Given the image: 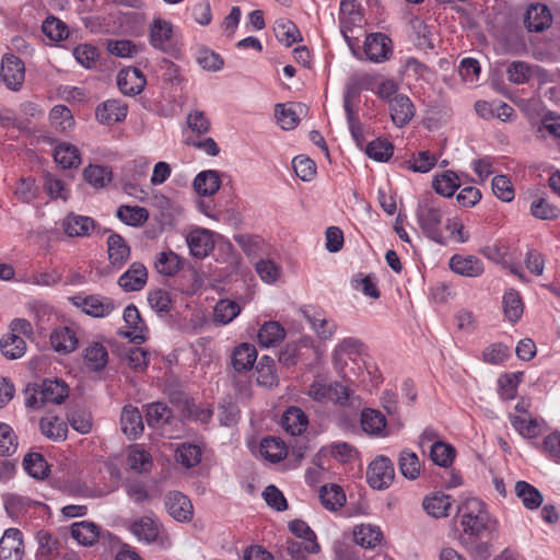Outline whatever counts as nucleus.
<instances>
[{
  "instance_id": "obj_1",
  "label": "nucleus",
  "mask_w": 560,
  "mask_h": 560,
  "mask_svg": "<svg viewBox=\"0 0 560 560\" xmlns=\"http://www.w3.org/2000/svg\"><path fill=\"white\" fill-rule=\"evenodd\" d=\"M463 530V540L477 541L488 538L497 522L490 516L486 504L476 498L465 500L457 508Z\"/></svg>"
},
{
  "instance_id": "obj_2",
  "label": "nucleus",
  "mask_w": 560,
  "mask_h": 560,
  "mask_svg": "<svg viewBox=\"0 0 560 560\" xmlns=\"http://www.w3.org/2000/svg\"><path fill=\"white\" fill-rule=\"evenodd\" d=\"M69 396V386L60 378H46L40 384H32L26 388L25 405L40 408L46 404L59 405Z\"/></svg>"
},
{
  "instance_id": "obj_3",
  "label": "nucleus",
  "mask_w": 560,
  "mask_h": 560,
  "mask_svg": "<svg viewBox=\"0 0 560 560\" xmlns=\"http://www.w3.org/2000/svg\"><path fill=\"white\" fill-rule=\"evenodd\" d=\"M307 395L318 402H334L339 406H349L354 409L361 406V399L350 388L339 383L328 384L324 381H314Z\"/></svg>"
},
{
  "instance_id": "obj_4",
  "label": "nucleus",
  "mask_w": 560,
  "mask_h": 560,
  "mask_svg": "<svg viewBox=\"0 0 560 560\" xmlns=\"http://www.w3.org/2000/svg\"><path fill=\"white\" fill-rule=\"evenodd\" d=\"M416 214L424 235L439 244H443L441 230L443 213L441 209L429 200H422L418 203Z\"/></svg>"
},
{
  "instance_id": "obj_5",
  "label": "nucleus",
  "mask_w": 560,
  "mask_h": 560,
  "mask_svg": "<svg viewBox=\"0 0 560 560\" xmlns=\"http://www.w3.org/2000/svg\"><path fill=\"white\" fill-rule=\"evenodd\" d=\"M70 301L75 307L92 317L108 316L115 308V303L110 298L100 294H77L71 296Z\"/></svg>"
},
{
  "instance_id": "obj_6",
  "label": "nucleus",
  "mask_w": 560,
  "mask_h": 560,
  "mask_svg": "<svg viewBox=\"0 0 560 560\" xmlns=\"http://www.w3.org/2000/svg\"><path fill=\"white\" fill-rule=\"evenodd\" d=\"M0 75L9 90L14 92L20 91L25 79L24 62L13 54L3 55Z\"/></svg>"
},
{
  "instance_id": "obj_7",
  "label": "nucleus",
  "mask_w": 560,
  "mask_h": 560,
  "mask_svg": "<svg viewBox=\"0 0 560 560\" xmlns=\"http://www.w3.org/2000/svg\"><path fill=\"white\" fill-rule=\"evenodd\" d=\"M395 477V469L389 458L376 457L369 466L366 478L373 489L383 490L388 488Z\"/></svg>"
},
{
  "instance_id": "obj_8",
  "label": "nucleus",
  "mask_w": 560,
  "mask_h": 560,
  "mask_svg": "<svg viewBox=\"0 0 560 560\" xmlns=\"http://www.w3.org/2000/svg\"><path fill=\"white\" fill-rule=\"evenodd\" d=\"M364 345L361 340L348 337L342 339L335 348L332 360L335 368L339 372H343L349 361L357 362L358 358L363 353Z\"/></svg>"
},
{
  "instance_id": "obj_9",
  "label": "nucleus",
  "mask_w": 560,
  "mask_h": 560,
  "mask_svg": "<svg viewBox=\"0 0 560 560\" xmlns=\"http://www.w3.org/2000/svg\"><path fill=\"white\" fill-rule=\"evenodd\" d=\"M552 24V13L545 2H532L524 15V25L529 32L541 33Z\"/></svg>"
},
{
  "instance_id": "obj_10",
  "label": "nucleus",
  "mask_w": 560,
  "mask_h": 560,
  "mask_svg": "<svg viewBox=\"0 0 560 560\" xmlns=\"http://www.w3.org/2000/svg\"><path fill=\"white\" fill-rule=\"evenodd\" d=\"M23 535L18 528H9L0 539V560H23Z\"/></svg>"
},
{
  "instance_id": "obj_11",
  "label": "nucleus",
  "mask_w": 560,
  "mask_h": 560,
  "mask_svg": "<svg viewBox=\"0 0 560 560\" xmlns=\"http://www.w3.org/2000/svg\"><path fill=\"white\" fill-rule=\"evenodd\" d=\"M128 106L120 100H107L101 103L95 110L96 119L102 125L112 126L125 120Z\"/></svg>"
},
{
  "instance_id": "obj_12",
  "label": "nucleus",
  "mask_w": 560,
  "mask_h": 560,
  "mask_svg": "<svg viewBox=\"0 0 560 560\" xmlns=\"http://www.w3.org/2000/svg\"><path fill=\"white\" fill-rule=\"evenodd\" d=\"M145 84V77L138 68L121 69L117 74V85L125 95L133 96L141 93Z\"/></svg>"
},
{
  "instance_id": "obj_13",
  "label": "nucleus",
  "mask_w": 560,
  "mask_h": 560,
  "mask_svg": "<svg viewBox=\"0 0 560 560\" xmlns=\"http://www.w3.org/2000/svg\"><path fill=\"white\" fill-rule=\"evenodd\" d=\"M451 270L459 276L477 278L485 271L482 261L472 255L455 254L448 261Z\"/></svg>"
},
{
  "instance_id": "obj_14",
  "label": "nucleus",
  "mask_w": 560,
  "mask_h": 560,
  "mask_svg": "<svg viewBox=\"0 0 560 560\" xmlns=\"http://www.w3.org/2000/svg\"><path fill=\"white\" fill-rule=\"evenodd\" d=\"M148 281V270L142 262L135 261L129 268L119 277L118 285L125 292L140 291L144 288Z\"/></svg>"
},
{
  "instance_id": "obj_15",
  "label": "nucleus",
  "mask_w": 560,
  "mask_h": 560,
  "mask_svg": "<svg viewBox=\"0 0 560 560\" xmlns=\"http://www.w3.org/2000/svg\"><path fill=\"white\" fill-rule=\"evenodd\" d=\"M388 105L392 121L398 128L405 127L415 116V106L407 95H395Z\"/></svg>"
},
{
  "instance_id": "obj_16",
  "label": "nucleus",
  "mask_w": 560,
  "mask_h": 560,
  "mask_svg": "<svg viewBox=\"0 0 560 560\" xmlns=\"http://www.w3.org/2000/svg\"><path fill=\"white\" fill-rule=\"evenodd\" d=\"M165 508L168 514L178 522H188L192 518V504L180 492L174 491L165 495Z\"/></svg>"
},
{
  "instance_id": "obj_17",
  "label": "nucleus",
  "mask_w": 560,
  "mask_h": 560,
  "mask_svg": "<svg viewBox=\"0 0 560 560\" xmlns=\"http://www.w3.org/2000/svg\"><path fill=\"white\" fill-rule=\"evenodd\" d=\"M390 43V39L382 33H375L366 36L364 43L366 57L374 62L384 61L392 52Z\"/></svg>"
},
{
  "instance_id": "obj_18",
  "label": "nucleus",
  "mask_w": 560,
  "mask_h": 560,
  "mask_svg": "<svg viewBox=\"0 0 560 560\" xmlns=\"http://www.w3.org/2000/svg\"><path fill=\"white\" fill-rule=\"evenodd\" d=\"M107 253L110 266L120 269L129 260L131 249L121 235L113 233L107 238Z\"/></svg>"
},
{
  "instance_id": "obj_19",
  "label": "nucleus",
  "mask_w": 560,
  "mask_h": 560,
  "mask_svg": "<svg viewBox=\"0 0 560 560\" xmlns=\"http://www.w3.org/2000/svg\"><path fill=\"white\" fill-rule=\"evenodd\" d=\"M190 254L196 258H205L213 249L212 234L206 229H196L186 237Z\"/></svg>"
},
{
  "instance_id": "obj_20",
  "label": "nucleus",
  "mask_w": 560,
  "mask_h": 560,
  "mask_svg": "<svg viewBox=\"0 0 560 560\" xmlns=\"http://www.w3.org/2000/svg\"><path fill=\"white\" fill-rule=\"evenodd\" d=\"M129 530L141 541L152 544L160 535V524L151 516H142L129 524Z\"/></svg>"
},
{
  "instance_id": "obj_21",
  "label": "nucleus",
  "mask_w": 560,
  "mask_h": 560,
  "mask_svg": "<svg viewBox=\"0 0 560 560\" xmlns=\"http://www.w3.org/2000/svg\"><path fill=\"white\" fill-rule=\"evenodd\" d=\"M124 320L128 330L121 332L125 337L136 345L144 341L143 334L144 324L140 317V313L135 305H128L124 311Z\"/></svg>"
},
{
  "instance_id": "obj_22",
  "label": "nucleus",
  "mask_w": 560,
  "mask_h": 560,
  "mask_svg": "<svg viewBox=\"0 0 560 560\" xmlns=\"http://www.w3.org/2000/svg\"><path fill=\"white\" fill-rule=\"evenodd\" d=\"M121 431L129 439H137L144 430L141 412L138 408L128 405L125 406L120 417Z\"/></svg>"
},
{
  "instance_id": "obj_23",
  "label": "nucleus",
  "mask_w": 560,
  "mask_h": 560,
  "mask_svg": "<svg viewBox=\"0 0 560 560\" xmlns=\"http://www.w3.org/2000/svg\"><path fill=\"white\" fill-rule=\"evenodd\" d=\"M62 228L70 237H84L95 228V221L90 217L69 213L62 221Z\"/></svg>"
},
{
  "instance_id": "obj_24",
  "label": "nucleus",
  "mask_w": 560,
  "mask_h": 560,
  "mask_svg": "<svg viewBox=\"0 0 560 560\" xmlns=\"http://www.w3.org/2000/svg\"><path fill=\"white\" fill-rule=\"evenodd\" d=\"M303 112L304 105L301 103L277 104L275 108L277 121L284 130L294 129Z\"/></svg>"
},
{
  "instance_id": "obj_25",
  "label": "nucleus",
  "mask_w": 560,
  "mask_h": 560,
  "mask_svg": "<svg viewBox=\"0 0 560 560\" xmlns=\"http://www.w3.org/2000/svg\"><path fill=\"white\" fill-rule=\"evenodd\" d=\"M173 36L172 25L162 19H155L150 28V40L153 47L168 51L172 47L171 39Z\"/></svg>"
},
{
  "instance_id": "obj_26",
  "label": "nucleus",
  "mask_w": 560,
  "mask_h": 560,
  "mask_svg": "<svg viewBox=\"0 0 560 560\" xmlns=\"http://www.w3.org/2000/svg\"><path fill=\"white\" fill-rule=\"evenodd\" d=\"M289 529L291 533L302 539V544H304L303 548L308 553H318L320 551V546L317 542V538L313 529L302 520H294L289 523Z\"/></svg>"
},
{
  "instance_id": "obj_27",
  "label": "nucleus",
  "mask_w": 560,
  "mask_h": 560,
  "mask_svg": "<svg viewBox=\"0 0 560 560\" xmlns=\"http://www.w3.org/2000/svg\"><path fill=\"white\" fill-rule=\"evenodd\" d=\"M452 497L442 492H436L430 497H427L422 502L424 511L435 518L446 517L452 508Z\"/></svg>"
},
{
  "instance_id": "obj_28",
  "label": "nucleus",
  "mask_w": 560,
  "mask_h": 560,
  "mask_svg": "<svg viewBox=\"0 0 560 560\" xmlns=\"http://www.w3.org/2000/svg\"><path fill=\"white\" fill-rule=\"evenodd\" d=\"M220 186L221 179L218 171H202L194 179V188L200 196H212Z\"/></svg>"
},
{
  "instance_id": "obj_29",
  "label": "nucleus",
  "mask_w": 560,
  "mask_h": 560,
  "mask_svg": "<svg viewBox=\"0 0 560 560\" xmlns=\"http://www.w3.org/2000/svg\"><path fill=\"white\" fill-rule=\"evenodd\" d=\"M71 536L83 546H93L100 537V528L93 522H75L71 525Z\"/></svg>"
},
{
  "instance_id": "obj_30",
  "label": "nucleus",
  "mask_w": 560,
  "mask_h": 560,
  "mask_svg": "<svg viewBox=\"0 0 560 560\" xmlns=\"http://www.w3.org/2000/svg\"><path fill=\"white\" fill-rule=\"evenodd\" d=\"M283 429L291 435H300L307 428V417L298 407H290L282 416Z\"/></svg>"
},
{
  "instance_id": "obj_31",
  "label": "nucleus",
  "mask_w": 560,
  "mask_h": 560,
  "mask_svg": "<svg viewBox=\"0 0 560 560\" xmlns=\"http://www.w3.org/2000/svg\"><path fill=\"white\" fill-rule=\"evenodd\" d=\"M52 348L57 352L69 353L72 352L78 345V338L74 330L70 327H60L56 329L50 336Z\"/></svg>"
},
{
  "instance_id": "obj_32",
  "label": "nucleus",
  "mask_w": 560,
  "mask_h": 560,
  "mask_svg": "<svg viewBox=\"0 0 560 560\" xmlns=\"http://www.w3.org/2000/svg\"><path fill=\"white\" fill-rule=\"evenodd\" d=\"M284 337L285 330L278 322H267L258 331V342L265 348L277 347Z\"/></svg>"
},
{
  "instance_id": "obj_33",
  "label": "nucleus",
  "mask_w": 560,
  "mask_h": 560,
  "mask_svg": "<svg viewBox=\"0 0 560 560\" xmlns=\"http://www.w3.org/2000/svg\"><path fill=\"white\" fill-rule=\"evenodd\" d=\"M257 359V351L249 343H242L236 347L232 354V365L235 371L244 372L253 368Z\"/></svg>"
},
{
  "instance_id": "obj_34",
  "label": "nucleus",
  "mask_w": 560,
  "mask_h": 560,
  "mask_svg": "<svg viewBox=\"0 0 560 560\" xmlns=\"http://www.w3.org/2000/svg\"><path fill=\"white\" fill-rule=\"evenodd\" d=\"M54 159L62 168H73L81 164L78 148L71 143H60L55 148Z\"/></svg>"
},
{
  "instance_id": "obj_35",
  "label": "nucleus",
  "mask_w": 560,
  "mask_h": 560,
  "mask_svg": "<svg viewBox=\"0 0 560 560\" xmlns=\"http://www.w3.org/2000/svg\"><path fill=\"white\" fill-rule=\"evenodd\" d=\"M515 494L521 499L523 505L528 510L538 509L544 501L540 491L526 481H517L515 483Z\"/></svg>"
},
{
  "instance_id": "obj_36",
  "label": "nucleus",
  "mask_w": 560,
  "mask_h": 560,
  "mask_svg": "<svg viewBox=\"0 0 560 560\" xmlns=\"http://www.w3.org/2000/svg\"><path fill=\"white\" fill-rule=\"evenodd\" d=\"M154 268L160 275L172 277L182 269V259L172 250L161 252L155 256Z\"/></svg>"
},
{
  "instance_id": "obj_37",
  "label": "nucleus",
  "mask_w": 560,
  "mask_h": 560,
  "mask_svg": "<svg viewBox=\"0 0 560 560\" xmlns=\"http://www.w3.org/2000/svg\"><path fill=\"white\" fill-rule=\"evenodd\" d=\"M117 218L125 224L138 228L149 219V211L139 206L122 205L117 209Z\"/></svg>"
},
{
  "instance_id": "obj_38",
  "label": "nucleus",
  "mask_w": 560,
  "mask_h": 560,
  "mask_svg": "<svg viewBox=\"0 0 560 560\" xmlns=\"http://www.w3.org/2000/svg\"><path fill=\"white\" fill-rule=\"evenodd\" d=\"M354 541L364 548H374L382 539L380 527L371 524L357 525L353 528Z\"/></svg>"
},
{
  "instance_id": "obj_39",
  "label": "nucleus",
  "mask_w": 560,
  "mask_h": 560,
  "mask_svg": "<svg viewBox=\"0 0 560 560\" xmlns=\"http://www.w3.org/2000/svg\"><path fill=\"white\" fill-rule=\"evenodd\" d=\"M303 315L322 340H328L335 335L337 324L327 320L320 312L311 314L308 311H303Z\"/></svg>"
},
{
  "instance_id": "obj_40",
  "label": "nucleus",
  "mask_w": 560,
  "mask_h": 560,
  "mask_svg": "<svg viewBox=\"0 0 560 560\" xmlns=\"http://www.w3.org/2000/svg\"><path fill=\"white\" fill-rule=\"evenodd\" d=\"M0 349L7 359L15 360L25 354L26 342L23 337L8 332L0 340Z\"/></svg>"
},
{
  "instance_id": "obj_41",
  "label": "nucleus",
  "mask_w": 560,
  "mask_h": 560,
  "mask_svg": "<svg viewBox=\"0 0 560 560\" xmlns=\"http://www.w3.org/2000/svg\"><path fill=\"white\" fill-rule=\"evenodd\" d=\"M39 427L42 433L52 441L60 442L67 439V423L58 417L42 418Z\"/></svg>"
},
{
  "instance_id": "obj_42",
  "label": "nucleus",
  "mask_w": 560,
  "mask_h": 560,
  "mask_svg": "<svg viewBox=\"0 0 560 560\" xmlns=\"http://www.w3.org/2000/svg\"><path fill=\"white\" fill-rule=\"evenodd\" d=\"M257 383L265 387H273L278 385V376L276 374L275 361L268 355L260 358L257 368Z\"/></svg>"
},
{
  "instance_id": "obj_43",
  "label": "nucleus",
  "mask_w": 560,
  "mask_h": 560,
  "mask_svg": "<svg viewBox=\"0 0 560 560\" xmlns=\"http://www.w3.org/2000/svg\"><path fill=\"white\" fill-rule=\"evenodd\" d=\"M534 70H539V67H532L525 61H513L506 68V78L513 84H525L534 74Z\"/></svg>"
},
{
  "instance_id": "obj_44",
  "label": "nucleus",
  "mask_w": 560,
  "mask_h": 560,
  "mask_svg": "<svg viewBox=\"0 0 560 560\" xmlns=\"http://www.w3.org/2000/svg\"><path fill=\"white\" fill-rule=\"evenodd\" d=\"M319 498L322 504L330 511L340 509L346 502V494L343 490L335 483L323 486Z\"/></svg>"
},
{
  "instance_id": "obj_45",
  "label": "nucleus",
  "mask_w": 560,
  "mask_h": 560,
  "mask_svg": "<svg viewBox=\"0 0 560 560\" xmlns=\"http://www.w3.org/2000/svg\"><path fill=\"white\" fill-rule=\"evenodd\" d=\"M259 451L271 463H278L287 456V447L278 438H265L260 442Z\"/></svg>"
},
{
  "instance_id": "obj_46",
  "label": "nucleus",
  "mask_w": 560,
  "mask_h": 560,
  "mask_svg": "<svg viewBox=\"0 0 560 560\" xmlns=\"http://www.w3.org/2000/svg\"><path fill=\"white\" fill-rule=\"evenodd\" d=\"M460 183L458 176L452 171H445L440 175H436L432 182L434 190L444 197H451Z\"/></svg>"
},
{
  "instance_id": "obj_47",
  "label": "nucleus",
  "mask_w": 560,
  "mask_h": 560,
  "mask_svg": "<svg viewBox=\"0 0 560 560\" xmlns=\"http://www.w3.org/2000/svg\"><path fill=\"white\" fill-rule=\"evenodd\" d=\"M361 425L366 433L377 435L385 429L386 419L378 410L364 409L361 413Z\"/></svg>"
},
{
  "instance_id": "obj_48",
  "label": "nucleus",
  "mask_w": 560,
  "mask_h": 560,
  "mask_svg": "<svg viewBox=\"0 0 560 560\" xmlns=\"http://www.w3.org/2000/svg\"><path fill=\"white\" fill-rule=\"evenodd\" d=\"M504 316L512 323L517 322L523 314V302L517 291L505 292L502 300Z\"/></svg>"
},
{
  "instance_id": "obj_49",
  "label": "nucleus",
  "mask_w": 560,
  "mask_h": 560,
  "mask_svg": "<svg viewBox=\"0 0 560 560\" xmlns=\"http://www.w3.org/2000/svg\"><path fill=\"white\" fill-rule=\"evenodd\" d=\"M84 358L91 370L101 371L107 364L108 353L103 345L94 342L85 349Z\"/></svg>"
},
{
  "instance_id": "obj_50",
  "label": "nucleus",
  "mask_w": 560,
  "mask_h": 560,
  "mask_svg": "<svg viewBox=\"0 0 560 560\" xmlns=\"http://www.w3.org/2000/svg\"><path fill=\"white\" fill-rule=\"evenodd\" d=\"M340 22L343 33L348 25H361L363 15L358 2H340Z\"/></svg>"
},
{
  "instance_id": "obj_51",
  "label": "nucleus",
  "mask_w": 560,
  "mask_h": 560,
  "mask_svg": "<svg viewBox=\"0 0 560 560\" xmlns=\"http://www.w3.org/2000/svg\"><path fill=\"white\" fill-rule=\"evenodd\" d=\"M430 457L434 464L447 467L453 463L455 450L452 445L442 441L434 442L430 445Z\"/></svg>"
},
{
  "instance_id": "obj_52",
  "label": "nucleus",
  "mask_w": 560,
  "mask_h": 560,
  "mask_svg": "<svg viewBox=\"0 0 560 560\" xmlns=\"http://www.w3.org/2000/svg\"><path fill=\"white\" fill-rule=\"evenodd\" d=\"M514 429L524 438H535L540 432V423L529 416H510Z\"/></svg>"
},
{
  "instance_id": "obj_53",
  "label": "nucleus",
  "mask_w": 560,
  "mask_h": 560,
  "mask_svg": "<svg viewBox=\"0 0 560 560\" xmlns=\"http://www.w3.org/2000/svg\"><path fill=\"white\" fill-rule=\"evenodd\" d=\"M51 126L59 131L72 128L74 121L70 109L65 105H56L49 113Z\"/></svg>"
},
{
  "instance_id": "obj_54",
  "label": "nucleus",
  "mask_w": 560,
  "mask_h": 560,
  "mask_svg": "<svg viewBox=\"0 0 560 560\" xmlns=\"http://www.w3.org/2000/svg\"><path fill=\"white\" fill-rule=\"evenodd\" d=\"M172 418V410L163 402H153L147 406V421L151 427L165 424Z\"/></svg>"
},
{
  "instance_id": "obj_55",
  "label": "nucleus",
  "mask_w": 560,
  "mask_h": 560,
  "mask_svg": "<svg viewBox=\"0 0 560 560\" xmlns=\"http://www.w3.org/2000/svg\"><path fill=\"white\" fill-rule=\"evenodd\" d=\"M176 460L186 468H190L199 464L201 459V450L194 444H182L175 452Z\"/></svg>"
},
{
  "instance_id": "obj_56",
  "label": "nucleus",
  "mask_w": 560,
  "mask_h": 560,
  "mask_svg": "<svg viewBox=\"0 0 560 560\" xmlns=\"http://www.w3.org/2000/svg\"><path fill=\"white\" fill-rule=\"evenodd\" d=\"M24 469L34 478L42 479L47 476L48 465L39 453L27 454L23 459Z\"/></svg>"
},
{
  "instance_id": "obj_57",
  "label": "nucleus",
  "mask_w": 560,
  "mask_h": 560,
  "mask_svg": "<svg viewBox=\"0 0 560 560\" xmlns=\"http://www.w3.org/2000/svg\"><path fill=\"white\" fill-rule=\"evenodd\" d=\"M398 464L404 477L412 480L419 476L421 464L416 453L402 451Z\"/></svg>"
},
{
  "instance_id": "obj_58",
  "label": "nucleus",
  "mask_w": 560,
  "mask_h": 560,
  "mask_svg": "<svg viewBox=\"0 0 560 560\" xmlns=\"http://www.w3.org/2000/svg\"><path fill=\"white\" fill-rule=\"evenodd\" d=\"M84 179L96 188H102L112 180V172L104 166L90 165L84 168Z\"/></svg>"
},
{
  "instance_id": "obj_59",
  "label": "nucleus",
  "mask_w": 560,
  "mask_h": 560,
  "mask_svg": "<svg viewBox=\"0 0 560 560\" xmlns=\"http://www.w3.org/2000/svg\"><path fill=\"white\" fill-rule=\"evenodd\" d=\"M241 312L240 305L230 300H221L214 307V319L221 324H229L232 322Z\"/></svg>"
},
{
  "instance_id": "obj_60",
  "label": "nucleus",
  "mask_w": 560,
  "mask_h": 560,
  "mask_svg": "<svg viewBox=\"0 0 560 560\" xmlns=\"http://www.w3.org/2000/svg\"><path fill=\"white\" fill-rule=\"evenodd\" d=\"M530 213L540 220H555L560 215V209L547 199L539 198L532 202Z\"/></svg>"
},
{
  "instance_id": "obj_61",
  "label": "nucleus",
  "mask_w": 560,
  "mask_h": 560,
  "mask_svg": "<svg viewBox=\"0 0 560 560\" xmlns=\"http://www.w3.org/2000/svg\"><path fill=\"white\" fill-rule=\"evenodd\" d=\"M148 302L152 310L161 315L168 314L172 308V300L170 293L162 289L150 291Z\"/></svg>"
},
{
  "instance_id": "obj_62",
  "label": "nucleus",
  "mask_w": 560,
  "mask_h": 560,
  "mask_svg": "<svg viewBox=\"0 0 560 560\" xmlns=\"http://www.w3.org/2000/svg\"><path fill=\"white\" fill-rule=\"evenodd\" d=\"M394 148L387 140L376 139L371 141L365 149L366 154L378 162H385L393 155Z\"/></svg>"
},
{
  "instance_id": "obj_63",
  "label": "nucleus",
  "mask_w": 560,
  "mask_h": 560,
  "mask_svg": "<svg viewBox=\"0 0 560 560\" xmlns=\"http://www.w3.org/2000/svg\"><path fill=\"white\" fill-rule=\"evenodd\" d=\"M234 241L249 258H257L260 255L264 242L258 236L240 234L234 236Z\"/></svg>"
},
{
  "instance_id": "obj_64",
  "label": "nucleus",
  "mask_w": 560,
  "mask_h": 560,
  "mask_svg": "<svg viewBox=\"0 0 560 560\" xmlns=\"http://www.w3.org/2000/svg\"><path fill=\"white\" fill-rule=\"evenodd\" d=\"M198 65L207 71H219L223 67L222 57L213 50L201 47L197 54Z\"/></svg>"
}]
</instances>
